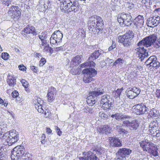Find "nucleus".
Listing matches in <instances>:
<instances>
[{"mask_svg":"<svg viewBox=\"0 0 160 160\" xmlns=\"http://www.w3.org/2000/svg\"><path fill=\"white\" fill-rule=\"evenodd\" d=\"M55 129L57 130L58 134L60 136L62 134V132L60 130V129L57 126L55 127Z\"/></svg>","mask_w":160,"mask_h":160,"instance_id":"nucleus-59","label":"nucleus"},{"mask_svg":"<svg viewBox=\"0 0 160 160\" xmlns=\"http://www.w3.org/2000/svg\"><path fill=\"white\" fill-rule=\"evenodd\" d=\"M97 157L92 152H88L84 157L79 158L80 160H97Z\"/></svg>","mask_w":160,"mask_h":160,"instance_id":"nucleus-21","label":"nucleus"},{"mask_svg":"<svg viewBox=\"0 0 160 160\" xmlns=\"http://www.w3.org/2000/svg\"><path fill=\"white\" fill-rule=\"evenodd\" d=\"M152 149L150 150L149 152L154 157H156L158 156L159 153L158 152V149L154 145Z\"/></svg>","mask_w":160,"mask_h":160,"instance_id":"nucleus-33","label":"nucleus"},{"mask_svg":"<svg viewBox=\"0 0 160 160\" xmlns=\"http://www.w3.org/2000/svg\"><path fill=\"white\" fill-rule=\"evenodd\" d=\"M19 95V93L17 91L15 90L12 93V96L13 98H17Z\"/></svg>","mask_w":160,"mask_h":160,"instance_id":"nucleus-50","label":"nucleus"},{"mask_svg":"<svg viewBox=\"0 0 160 160\" xmlns=\"http://www.w3.org/2000/svg\"><path fill=\"white\" fill-rule=\"evenodd\" d=\"M35 30V28L34 27L30 25H28L23 30L22 32L23 33L22 35L24 36L26 34H31L34 35H35L36 34Z\"/></svg>","mask_w":160,"mask_h":160,"instance_id":"nucleus-20","label":"nucleus"},{"mask_svg":"<svg viewBox=\"0 0 160 160\" xmlns=\"http://www.w3.org/2000/svg\"><path fill=\"white\" fill-rule=\"evenodd\" d=\"M155 39L154 37H146L138 43V47L135 49V52L137 57L141 59V61L149 56L148 52L144 48L143 46L146 47L151 46L152 41H153Z\"/></svg>","mask_w":160,"mask_h":160,"instance_id":"nucleus-1","label":"nucleus"},{"mask_svg":"<svg viewBox=\"0 0 160 160\" xmlns=\"http://www.w3.org/2000/svg\"><path fill=\"white\" fill-rule=\"evenodd\" d=\"M149 127H153L156 128H158V123L157 120H155L154 121H152L150 124Z\"/></svg>","mask_w":160,"mask_h":160,"instance_id":"nucleus-40","label":"nucleus"},{"mask_svg":"<svg viewBox=\"0 0 160 160\" xmlns=\"http://www.w3.org/2000/svg\"><path fill=\"white\" fill-rule=\"evenodd\" d=\"M117 20L122 26H129L132 23V17L129 14L122 13L118 15Z\"/></svg>","mask_w":160,"mask_h":160,"instance_id":"nucleus-5","label":"nucleus"},{"mask_svg":"<svg viewBox=\"0 0 160 160\" xmlns=\"http://www.w3.org/2000/svg\"><path fill=\"white\" fill-rule=\"evenodd\" d=\"M104 92L103 89L101 88H95L94 90L89 92V96L87 98V102L90 106H92L95 104L98 98V97L102 94Z\"/></svg>","mask_w":160,"mask_h":160,"instance_id":"nucleus-2","label":"nucleus"},{"mask_svg":"<svg viewBox=\"0 0 160 160\" xmlns=\"http://www.w3.org/2000/svg\"><path fill=\"white\" fill-rule=\"evenodd\" d=\"M25 150L22 146H18L14 148L11 152V158L12 160H17L20 156L24 155Z\"/></svg>","mask_w":160,"mask_h":160,"instance_id":"nucleus-8","label":"nucleus"},{"mask_svg":"<svg viewBox=\"0 0 160 160\" xmlns=\"http://www.w3.org/2000/svg\"><path fill=\"white\" fill-rule=\"evenodd\" d=\"M46 62L45 59L43 58H42L40 61L39 66H43L46 63Z\"/></svg>","mask_w":160,"mask_h":160,"instance_id":"nucleus-53","label":"nucleus"},{"mask_svg":"<svg viewBox=\"0 0 160 160\" xmlns=\"http://www.w3.org/2000/svg\"><path fill=\"white\" fill-rule=\"evenodd\" d=\"M97 130L99 133L108 134L111 133V128L108 125H106L98 128L97 129Z\"/></svg>","mask_w":160,"mask_h":160,"instance_id":"nucleus-23","label":"nucleus"},{"mask_svg":"<svg viewBox=\"0 0 160 160\" xmlns=\"http://www.w3.org/2000/svg\"><path fill=\"white\" fill-rule=\"evenodd\" d=\"M21 82L23 86L25 88H27L28 87V82L26 81L25 80L23 79H22L21 81Z\"/></svg>","mask_w":160,"mask_h":160,"instance_id":"nucleus-42","label":"nucleus"},{"mask_svg":"<svg viewBox=\"0 0 160 160\" xmlns=\"http://www.w3.org/2000/svg\"><path fill=\"white\" fill-rule=\"evenodd\" d=\"M39 38L41 40L42 43V44H45L46 42V39L47 38V36L46 32H42L39 36Z\"/></svg>","mask_w":160,"mask_h":160,"instance_id":"nucleus-34","label":"nucleus"},{"mask_svg":"<svg viewBox=\"0 0 160 160\" xmlns=\"http://www.w3.org/2000/svg\"><path fill=\"white\" fill-rule=\"evenodd\" d=\"M37 101V102L34 104L42 105L43 103V101L41 100L40 98H38Z\"/></svg>","mask_w":160,"mask_h":160,"instance_id":"nucleus-55","label":"nucleus"},{"mask_svg":"<svg viewBox=\"0 0 160 160\" xmlns=\"http://www.w3.org/2000/svg\"><path fill=\"white\" fill-rule=\"evenodd\" d=\"M65 7H64V8H62V11L63 12H68L67 3H66V2H65Z\"/></svg>","mask_w":160,"mask_h":160,"instance_id":"nucleus-60","label":"nucleus"},{"mask_svg":"<svg viewBox=\"0 0 160 160\" xmlns=\"http://www.w3.org/2000/svg\"><path fill=\"white\" fill-rule=\"evenodd\" d=\"M90 67L86 68H87L84 69L82 71L84 74L83 80L85 83H89L92 81L93 79L92 77L95 76L97 74V71L95 69L92 68H88Z\"/></svg>","mask_w":160,"mask_h":160,"instance_id":"nucleus-6","label":"nucleus"},{"mask_svg":"<svg viewBox=\"0 0 160 160\" xmlns=\"http://www.w3.org/2000/svg\"><path fill=\"white\" fill-rule=\"evenodd\" d=\"M140 146L144 151L149 152L151 150L154 145L148 140L142 141L140 142Z\"/></svg>","mask_w":160,"mask_h":160,"instance_id":"nucleus-19","label":"nucleus"},{"mask_svg":"<svg viewBox=\"0 0 160 160\" xmlns=\"http://www.w3.org/2000/svg\"><path fill=\"white\" fill-rule=\"evenodd\" d=\"M81 62L80 56L78 55L72 59L71 62V64L76 65Z\"/></svg>","mask_w":160,"mask_h":160,"instance_id":"nucleus-32","label":"nucleus"},{"mask_svg":"<svg viewBox=\"0 0 160 160\" xmlns=\"http://www.w3.org/2000/svg\"><path fill=\"white\" fill-rule=\"evenodd\" d=\"M140 92V90L136 87L129 88L126 91L128 97L130 99H133L137 96Z\"/></svg>","mask_w":160,"mask_h":160,"instance_id":"nucleus-12","label":"nucleus"},{"mask_svg":"<svg viewBox=\"0 0 160 160\" xmlns=\"http://www.w3.org/2000/svg\"><path fill=\"white\" fill-rule=\"evenodd\" d=\"M8 116L9 117V118H10L11 119V118H13L14 114L12 112H9L8 113Z\"/></svg>","mask_w":160,"mask_h":160,"instance_id":"nucleus-63","label":"nucleus"},{"mask_svg":"<svg viewBox=\"0 0 160 160\" xmlns=\"http://www.w3.org/2000/svg\"><path fill=\"white\" fill-rule=\"evenodd\" d=\"M134 37V33L131 31H129L122 36H119L118 38L119 42L123 43L124 47H128L131 44V40Z\"/></svg>","mask_w":160,"mask_h":160,"instance_id":"nucleus-4","label":"nucleus"},{"mask_svg":"<svg viewBox=\"0 0 160 160\" xmlns=\"http://www.w3.org/2000/svg\"><path fill=\"white\" fill-rule=\"evenodd\" d=\"M156 93L157 97L160 98V89L157 90Z\"/></svg>","mask_w":160,"mask_h":160,"instance_id":"nucleus-64","label":"nucleus"},{"mask_svg":"<svg viewBox=\"0 0 160 160\" xmlns=\"http://www.w3.org/2000/svg\"><path fill=\"white\" fill-rule=\"evenodd\" d=\"M72 5V2L70 1V2L67 3V7L68 8V12H71L72 11L71 7Z\"/></svg>","mask_w":160,"mask_h":160,"instance_id":"nucleus-43","label":"nucleus"},{"mask_svg":"<svg viewBox=\"0 0 160 160\" xmlns=\"http://www.w3.org/2000/svg\"><path fill=\"white\" fill-rule=\"evenodd\" d=\"M6 151L0 153V160H3L5 158Z\"/></svg>","mask_w":160,"mask_h":160,"instance_id":"nucleus-49","label":"nucleus"},{"mask_svg":"<svg viewBox=\"0 0 160 160\" xmlns=\"http://www.w3.org/2000/svg\"><path fill=\"white\" fill-rule=\"evenodd\" d=\"M143 17L141 15H138L134 20V24L137 28H140L144 23Z\"/></svg>","mask_w":160,"mask_h":160,"instance_id":"nucleus-25","label":"nucleus"},{"mask_svg":"<svg viewBox=\"0 0 160 160\" xmlns=\"http://www.w3.org/2000/svg\"><path fill=\"white\" fill-rule=\"evenodd\" d=\"M151 58H152V60H151V61L149 65L150 66H152V64L153 63V62H155L156 61V60H157V58L155 56H151Z\"/></svg>","mask_w":160,"mask_h":160,"instance_id":"nucleus-51","label":"nucleus"},{"mask_svg":"<svg viewBox=\"0 0 160 160\" xmlns=\"http://www.w3.org/2000/svg\"><path fill=\"white\" fill-rule=\"evenodd\" d=\"M41 142L42 143H44L45 142V139L46 138V136L45 134H42L41 136Z\"/></svg>","mask_w":160,"mask_h":160,"instance_id":"nucleus-61","label":"nucleus"},{"mask_svg":"<svg viewBox=\"0 0 160 160\" xmlns=\"http://www.w3.org/2000/svg\"><path fill=\"white\" fill-rule=\"evenodd\" d=\"M132 152V151L128 148H122L120 149L118 151L119 155L123 160H126L125 157L126 155L130 154Z\"/></svg>","mask_w":160,"mask_h":160,"instance_id":"nucleus-22","label":"nucleus"},{"mask_svg":"<svg viewBox=\"0 0 160 160\" xmlns=\"http://www.w3.org/2000/svg\"><path fill=\"white\" fill-rule=\"evenodd\" d=\"M99 115L101 117V118L103 119H105L107 118V115L103 112H100L99 113Z\"/></svg>","mask_w":160,"mask_h":160,"instance_id":"nucleus-52","label":"nucleus"},{"mask_svg":"<svg viewBox=\"0 0 160 160\" xmlns=\"http://www.w3.org/2000/svg\"><path fill=\"white\" fill-rule=\"evenodd\" d=\"M64 46H61L59 47H56L54 48V50L57 52L63 51L64 50Z\"/></svg>","mask_w":160,"mask_h":160,"instance_id":"nucleus-54","label":"nucleus"},{"mask_svg":"<svg viewBox=\"0 0 160 160\" xmlns=\"http://www.w3.org/2000/svg\"><path fill=\"white\" fill-rule=\"evenodd\" d=\"M2 58L4 60H7L9 58V55L7 52H3L2 53Z\"/></svg>","mask_w":160,"mask_h":160,"instance_id":"nucleus-44","label":"nucleus"},{"mask_svg":"<svg viewBox=\"0 0 160 160\" xmlns=\"http://www.w3.org/2000/svg\"><path fill=\"white\" fill-rule=\"evenodd\" d=\"M19 69L20 70L24 71L26 69V67L23 65H20L18 66Z\"/></svg>","mask_w":160,"mask_h":160,"instance_id":"nucleus-57","label":"nucleus"},{"mask_svg":"<svg viewBox=\"0 0 160 160\" xmlns=\"http://www.w3.org/2000/svg\"><path fill=\"white\" fill-rule=\"evenodd\" d=\"M88 24L89 27L97 26L100 28L102 27L103 25L102 18L96 15L92 16L89 18Z\"/></svg>","mask_w":160,"mask_h":160,"instance_id":"nucleus-9","label":"nucleus"},{"mask_svg":"<svg viewBox=\"0 0 160 160\" xmlns=\"http://www.w3.org/2000/svg\"><path fill=\"white\" fill-rule=\"evenodd\" d=\"M111 117L112 118H115L118 121L123 120L124 119L130 118L129 116L123 114L121 113H116L112 115Z\"/></svg>","mask_w":160,"mask_h":160,"instance_id":"nucleus-24","label":"nucleus"},{"mask_svg":"<svg viewBox=\"0 0 160 160\" xmlns=\"http://www.w3.org/2000/svg\"><path fill=\"white\" fill-rule=\"evenodd\" d=\"M102 27H98L97 26L89 27L88 29L90 31L93 32L95 33H98L101 30Z\"/></svg>","mask_w":160,"mask_h":160,"instance_id":"nucleus-35","label":"nucleus"},{"mask_svg":"<svg viewBox=\"0 0 160 160\" xmlns=\"http://www.w3.org/2000/svg\"><path fill=\"white\" fill-rule=\"evenodd\" d=\"M152 66L153 68H158L160 66V63L157 60L156 61L153 62V63L152 64Z\"/></svg>","mask_w":160,"mask_h":160,"instance_id":"nucleus-46","label":"nucleus"},{"mask_svg":"<svg viewBox=\"0 0 160 160\" xmlns=\"http://www.w3.org/2000/svg\"><path fill=\"white\" fill-rule=\"evenodd\" d=\"M34 106L38 112L42 113L46 118L49 117L51 115V113L48 108H45L43 106V104H34Z\"/></svg>","mask_w":160,"mask_h":160,"instance_id":"nucleus-16","label":"nucleus"},{"mask_svg":"<svg viewBox=\"0 0 160 160\" xmlns=\"http://www.w3.org/2000/svg\"><path fill=\"white\" fill-rule=\"evenodd\" d=\"M23 160H32V155L29 153L27 152L23 156Z\"/></svg>","mask_w":160,"mask_h":160,"instance_id":"nucleus-39","label":"nucleus"},{"mask_svg":"<svg viewBox=\"0 0 160 160\" xmlns=\"http://www.w3.org/2000/svg\"><path fill=\"white\" fill-rule=\"evenodd\" d=\"M109 140H110V145L112 146L117 147L121 145V143L118 138L110 137Z\"/></svg>","mask_w":160,"mask_h":160,"instance_id":"nucleus-26","label":"nucleus"},{"mask_svg":"<svg viewBox=\"0 0 160 160\" xmlns=\"http://www.w3.org/2000/svg\"><path fill=\"white\" fill-rule=\"evenodd\" d=\"M81 65L78 68H77L76 69H72L71 71V72L72 74L73 75H75L77 74H80V69L81 68H83L82 67H81Z\"/></svg>","mask_w":160,"mask_h":160,"instance_id":"nucleus-38","label":"nucleus"},{"mask_svg":"<svg viewBox=\"0 0 160 160\" xmlns=\"http://www.w3.org/2000/svg\"><path fill=\"white\" fill-rule=\"evenodd\" d=\"M135 107L133 111L137 115L146 114L149 110L148 108L143 104H137Z\"/></svg>","mask_w":160,"mask_h":160,"instance_id":"nucleus-13","label":"nucleus"},{"mask_svg":"<svg viewBox=\"0 0 160 160\" xmlns=\"http://www.w3.org/2000/svg\"><path fill=\"white\" fill-rule=\"evenodd\" d=\"M149 128L150 133L153 137H159L160 136V131L159 130L158 128H156L153 127Z\"/></svg>","mask_w":160,"mask_h":160,"instance_id":"nucleus-27","label":"nucleus"},{"mask_svg":"<svg viewBox=\"0 0 160 160\" xmlns=\"http://www.w3.org/2000/svg\"><path fill=\"white\" fill-rule=\"evenodd\" d=\"M37 7L40 11H44L50 8V2L49 0H40Z\"/></svg>","mask_w":160,"mask_h":160,"instance_id":"nucleus-14","label":"nucleus"},{"mask_svg":"<svg viewBox=\"0 0 160 160\" xmlns=\"http://www.w3.org/2000/svg\"><path fill=\"white\" fill-rule=\"evenodd\" d=\"M152 58H151V56H150L148 59L145 62V63L147 64V65H150V63L151 60H152Z\"/></svg>","mask_w":160,"mask_h":160,"instance_id":"nucleus-62","label":"nucleus"},{"mask_svg":"<svg viewBox=\"0 0 160 160\" xmlns=\"http://www.w3.org/2000/svg\"><path fill=\"white\" fill-rule=\"evenodd\" d=\"M63 35L60 31H56L52 34L50 38V43L53 44L61 42Z\"/></svg>","mask_w":160,"mask_h":160,"instance_id":"nucleus-11","label":"nucleus"},{"mask_svg":"<svg viewBox=\"0 0 160 160\" xmlns=\"http://www.w3.org/2000/svg\"><path fill=\"white\" fill-rule=\"evenodd\" d=\"M116 44L113 41H112V45L110 47L108 48V51H111L113 49L115 48L116 47Z\"/></svg>","mask_w":160,"mask_h":160,"instance_id":"nucleus-56","label":"nucleus"},{"mask_svg":"<svg viewBox=\"0 0 160 160\" xmlns=\"http://www.w3.org/2000/svg\"><path fill=\"white\" fill-rule=\"evenodd\" d=\"M19 8L18 7L12 6L10 8L9 11L10 14H12V18L14 20H17L21 15V12Z\"/></svg>","mask_w":160,"mask_h":160,"instance_id":"nucleus-15","label":"nucleus"},{"mask_svg":"<svg viewBox=\"0 0 160 160\" xmlns=\"http://www.w3.org/2000/svg\"><path fill=\"white\" fill-rule=\"evenodd\" d=\"M124 62V60L122 59L119 58L117 59L113 63V66H116L117 65H121Z\"/></svg>","mask_w":160,"mask_h":160,"instance_id":"nucleus-41","label":"nucleus"},{"mask_svg":"<svg viewBox=\"0 0 160 160\" xmlns=\"http://www.w3.org/2000/svg\"><path fill=\"white\" fill-rule=\"evenodd\" d=\"M2 2L4 4L7 6H8L12 2V0H2Z\"/></svg>","mask_w":160,"mask_h":160,"instance_id":"nucleus-48","label":"nucleus"},{"mask_svg":"<svg viewBox=\"0 0 160 160\" xmlns=\"http://www.w3.org/2000/svg\"><path fill=\"white\" fill-rule=\"evenodd\" d=\"M7 81V83L10 86L13 87L16 84V80L12 76L9 75L8 77Z\"/></svg>","mask_w":160,"mask_h":160,"instance_id":"nucleus-29","label":"nucleus"},{"mask_svg":"<svg viewBox=\"0 0 160 160\" xmlns=\"http://www.w3.org/2000/svg\"><path fill=\"white\" fill-rule=\"evenodd\" d=\"M121 128V126L119 125H117L116 126V128L120 134H122L123 135H126L128 133V132Z\"/></svg>","mask_w":160,"mask_h":160,"instance_id":"nucleus-36","label":"nucleus"},{"mask_svg":"<svg viewBox=\"0 0 160 160\" xmlns=\"http://www.w3.org/2000/svg\"><path fill=\"white\" fill-rule=\"evenodd\" d=\"M121 89H118L115 92V97L116 98L119 97L121 93Z\"/></svg>","mask_w":160,"mask_h":160,"instance_id":"nucleus-47","label":"nucleus"},{"mask_svg":"<svg viewBox=\"0 0 160 160\" xmlns=\"http://www.w3.org/2000/svg\"><path fill=\"white\" fill-rule=\"evenodd\" d=\"M78 6V2L74 1L72 2V5L71 7L72 11H74V12H77L79 9Z\"/></svg>","mask_w":160,"mask_h":160,"instance_id":"nucleus-37","label":"nucleus"},{"mask_svg":"<svg viewBox=\"0 0 160 160\" xmlns=\"http://www.w3.org/2000/svg\"><path fill=\"white\" fill-rule=\"evenodd\" d=\"M160 22V17L158 16L150 17L148 19V26L151 28L157 26Z\"/></svg>","mask_w":160,"mask_h":160,"instance_id":"nucleus-17","label":"nucleus"},{"mask_svg":"<svg viewBox=\"0 0 160 160\" xmlns=\"http://www.w3.org/2000/svg\"><path fill=\"white\" fill-rule=\"evenodd\" d=\"M139 126V123L136 120H133L131 122L129 128L131 130H136Z\"/></svg>","mask_w":160,"mask_h":160,"instance_id":"nucleus-30","label":"nucleus"},{"mask_svg":"<svg viewBox=\"0 0 160 160\" xmlns=\"http://www.w3.org/2000/svg\"><path fill=\"white\" fill-rule=\"evenodd\" d=\"M154 37L155 38V40H154V41H152L153 42L151 44V46H152L156 48H158L160 47V38L158 39L157 40V35L155 34H152V35H150L147 37Z\"/></svg>","mask_w":160,"mask_h":160,"instance_id":"nucleus-28","label":"nucleus"},{"mask_svg":"<svg viewBox=\"0 0 160 160\" xmlns=\"http://www.w3.org/2000/svg\"><path fill=\"white\" fill-rule=\"evenodd\" d=\"M101 52L102 50H98L94 52L92 54L90 57L89 58V61L81 64V67L82 68L94 67L95 65V63L92 61L98 58L101 54Z\"/></svg>","mask_w":160,"mask_h":160,"instance_id":"nucleus-7","label":"nucleus"},{"mask_svg":"<svg viewBox=\"0 0 160 160\" xmlns=\"http://www.w3.org/2000/svg\"><path fill=\"white\" fill-rule=\"evenodd\" d=\"M30 69L35 72L38 71V68L34 66H31Z\"/></svg>","mask_w":160,"mask_h":160,"instance_id":"nucleus-58","label":"nucleus"},{"mask_svg":"<svg viewBox=\"0 0 160 160\" xmlns=\"http://www.w3.org/2000/svg\"><path fill=\"white\" fill-rule=\"evenodd\" d=\"M113 100L108 95H104L101 99L100 104L104 110H109L111 107Z\"/></svg>","mask_w":160,"mask_h":160,"instance_id":"nucleus-10","label":"nucleus"},{"mask_svg":"<svg viewBox=\"0 0 160 160\" xmlns=\"http://www.w3.org/2000/svg\"><path fill=\"white\" fill-rule=\"evenodd\" d=\"M18 133L16 130L7 132L3 135V138L5 142H7L8 145L10 146L16 142L18 140Z\"/></svg>","mask_w":160,"mask_h":160,"instance_id":"nucleus-3","label":"nucleus"},{"mask_svg":"<svg viewBox=\"0 0 160 160\" xmlns=\"http://www.w3.org/2000/svg\"><path fill=\"white\" fill-rule=\"evenodd\" d=\"M42 45L43 47V50L44 52H49L51 54L53 52L52 48L49 47L48 44L45 43V44H42Z\"/></svg>","mask_w":160,"mask_h":160,"instance_id":"nucleus-31","label":"nucleus"},{"mask_svg":"<svg viewBox=\"0 0 160 160\" xmlns=\"http://www.w3.org/2000/svg\"><path fill=\"white\" fill-rule=\"evenodd\" d=\"M131 123V122H130L128 120H125L123 121L122 125L124 126H127L129 128Z\"/></svg>","mask_w":160,"mask_h":160,"instance_id":"nucleus-45","label":"nucleus"},{"mask_svg":"<svg viewBox=\"0 0 160 160\" xmlns=\"http://www.w3.org/2000/svg\"><path fill=\"white\" fill-rule=\"evenodd\" d=\"M56 95V90L55 88L51 87L48 90L47 94V98L48 101L52 102L55 99Z\"/></svg>","mask_w":160,"mask_h":160,"instance_id":"nucleus-18","label":"nucleus"}]
</instances>
